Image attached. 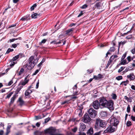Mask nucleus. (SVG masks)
I'll return each mask as SVG.
<instances>
[{
	"mask_svg": "<svg viewBox=\"0 0 135 135\" xmlns=\"http://www.w3.org/2000/svg\"><path fill=\"white\" fill-rule=\"evenodd\" d=\"M101 108L104 107L107 108L110 110L113 109L114 107L113 105L114 104L112 100L109 101L107 100L104 98H101L99 100Z\"/></svg>",
	"mask_w": 135,
	"mask_h": 135,
	"instance_id": "nucleus-1",
	"label": "nucleus"
},
{
	"mask_svg": "<svg viewBox=\"0 0 135 135\" xmlns=\"http://www.w3.org/2000/svg\"><path fill=\"white\" fill-rule=\"evenodd\" d=\"M107 124V123L105 121L99 118H98L95 120L94 128L97 130L100 128H105L106 127Z\"/></svg>",
	"mask_w": 135,
	"mask_h": 135,
	"instance_id": "nucleus-2",
	"label": "nucleus"
},
{
	"mask_svg": "<svg viewBox=\"0 0 135 135\" xmlns=\"http://www.w3.org/2000/svg\"><path fill=\"white\" fill-rule=\"evenodd\" d=\"M38 59L37 58H35L34 56H31L29 59L28 62L29 65L26 64V66L28 70L32 69L37 63Z\"/></svg>",
	"mask_w": 135,
	"mask_h": 135,
	"instance_id": "nucleus-3",
	"label": "nucleus"
},
{
	"mask_svg": "<svg viewBox=\"0 0 135 135\" xmlns=\"http://www.w3.org/2000/svg\"><path fill=\"white\" fill-rule=\"evenodd\" d=\"M110 119V124L117 127L119 123V121L118 118L113 115L111 116Z\"/></svg>",
	"mask_w": 135,
	"mask_h": 135,
	"instance_id": "nucleus-4",
	"label": "nucleus"
},
{
	"mask_svg": "<svg viewBox=\"0 0 135 135\" xmlns=\"http://www.w3.org/2000/svg\"><path fill=\"white\" fill-rule=\"evenodd\" d=\"M56 130L52 128H50L46 129L44 130L45 133H48L50 135H64L63 134L59 133H56Z\"/></svg>",
	"mask_w": 135,
	"mask_h": 135,
	"instance_id": "nucleus-5",
	"label": "nucleus"
},
{
	"mask_svg": "<svg viewBox=\"0 0 135 135\" xmlns=\"http://www.w3.org/2000/svg\"><path fill=\"white\" fill-rule=\"evenodd\" d=\"M117 127L110 124L104 131L105 133H112L115 132L117 129Z\"/></svg>",
	"mask_w": 135,
	"mask_h": 135,
	"instance_id": "nucleus-6",
	"label": "nucleus"
},
{
	"mask_svg": "<svg viewBox=\"0 0 135 135\" xmlns=\"http://www.w3.org/2000/svg\"><path fill=\"white\" fill-rule=\"evenodd\" d=\"M92 119L87 113H85L82 118V121L84 123L90 124Z\"/></svg>",
	"mask_w": 135,
	"mask_h": 135,
	"instance_id": "nucleus-7",
	"label": "nucleus"
},
{
	"mask_svg": "<svg viewBox=\"0 0 135 135\" xmlns=\"http://www.w3.org/2000/svg\"><path fill=\"white\" fill-rule=\"evenodd\" d=\"M88 113L91 118H94L97 115V112L93 108H90L88 110Z\"/></svg>",
	"mask_w": 135,
	"mask_h": 135,
	"instance_id": "nucleus-8",
	"label": "nucleus"
},
{
	"mask_svg": "<svg viewBox=\"0 0 135 135\" xmlns=\"http://www.w3.org/2000/svg\"><path fill=\"white\" fill-rule=\"evenodd\" d=\"M90 108L93 107L95 109H98L100 107V103L97 100H95L90 105Z\"/></svg>",
	"mask_w": 135,
	"mask_h": 135,
	"instance_id": "nucleus-9",
	"label": "nucleus"
},
{
	"mask_svg": "<svg viewBox=\"0 0 135 135\" xmlns=\"http://www.w3.org/2000/svg\"><path fill=\"white\" fill-rule=\"evenodd\" d=\"M27 77H26L25 78V79L23 81H21L19 84L18 85H22L24 86L28 82L29 80L27 79Z\"/></svg>",
	"mask_w": 135,
	"mask_h": 135,
	"instance_id": "nucleus-10",
	"label": "nucleus"
},
{
	"mask_svg": "<svg viewBox=\"0 0 135 135\" xmlns=\"http://www.w3.org/2000/svg\"><path fill=\"white\" fill-rule=\"evenodd\" d=\"M79 130L80 131H84L85 130L86 128V126L85 125L82 123H81L80 124Z\"/></svg>",
	"mask_w": 135,
	"mask_h": 135,
	"instance_id": "nucleus-11",
	"label": "nucleus"
},
{
	"mask_svg": "<svg viewBox=\"0 0 135 135\" xmlns=\"http://www.w3.org/2000/svg\"><path fill=\"white\" fill-rule=\"evenodd\" d=\"M127 78L129 79L130 81H133L135 79V76L133 73H132L127 76Z\"/></svg>",
	"mask_w": 135,
	"mask_h": 135,
	"instance_id": "nucleus-12",
	"label": "nucleus"
},
{
	"mask_svg": "<svg viewBox=\"0 0 135 135\" xmlns=\"http://www.w3.org/2000/svg\"><path fill=\"white\" fill-rule=\"evenodd\" d=\"M94 7L95 8L98 9H100L102 8V6L100 2L97 3L94 5Z\"/></svg>",
	"mask_w": 135,
	"mask_h": 135,
	"instance_id": "nucleus-13",
	"label": "nucleus"
},
{
	"mask_svg": "<svg viewBox=\"0 0 135 135\" xmlns=\"http://www.w3.org/2000/svg\"><path fill=\"white\" fill-rule=\"evenodd\" d=\"M32 15L31 17L32 18H36L37 17H40L41 16V14L40 13L38 14L37 13H34Z\"/></svg>",
	"mask_w": 135,
	"mask_h": 135,
	"instance_id": "nucleus-14",
	"label": "nucleus"
},
{
	"mask_svg": "<svg viewBox=\"0 0 135 135\" xmlns=\"http://www.w3.org/2000/svg\"><path fill=\"white\" fill-rule=\"evenodd\" d=\"M18 101L20 103L19 104L21 106L23 105L24 103V102L22 99V97H20L19 98Z\"/></svg>",
	"mask_w": 135,
	"mask_h": 135,
	"instance_id": "nucleus-15",
	"label": "nucleus"
},
{
	"mask_svg": "<svg viewBox=\"0 0 135 135\" xmlns=\"http://www.w3.org/2000/svg\"><path fill=\"white\" fill-rule=\"evenodd\" d=\"M73 30L74 28H72L66 31L65 34L67 35H70L72 33Z\"/></svg>",
	"mask_w": 135,
	"mask_h": 135,
	"instance_id": "nucleus-16",
	"label": "nucleus"
},
{
	"mask_svg": "<svg viewBox=\"0 0 135 135\" xmlns=\"http://www.w3.org/2000/svg\"><path fill=\"white\" fill-rule=\"evenodd\" d=\"M93 128L91 127L88 131L87 133L88 135H91L93 134Z\"/></svg>",
	"mask_w": 135,
	"mask_h": 135,
	"instance_id": "nucleus-17",
	"label": "nucleus"
},
{
	"mask_svg": "<svg viewBox=\"0 0 135 135\" xmlns=\"http://www.w3.org/2000/svg\"><path fill=\"white\" fill-rule=\"evenodd\" d=\"M32 92V91L31 90L27 89L25 91V96H28Z\"/></svg>",
	"mask_w": 135,
	"mask_h": 135,
	"instance_id": "nucleus-18",
	"label": "nucleus"
},
{
	"mask_svg": "<svg viewBox=\"0 0 135 135\" xmlns=\"http://www.w3.org/2000/svg\"><path fill=\"white\" fill-rule=\"evenodd\" d=\"M118 57V56L117 55H113L111 56L109 61L112 62L114 59Z\"/></svg>",
	"mask_w": 135,
	"mask_h": 135,
	"instance_id": "nucleus-19",
	"label": "nucleus"
},
{
	"mask_svg": "<svg viewBox=\"0 0 135 135\" xmlns=\"http://www.w3.org/2000/svg\"><path fill=\"white\" fill-rule=\"evenodd\" d=\"M100 115L102 117H105L107 115V113L106 112L102 111L100 112Z\"/></svg>",
	"mask_w": 135,
	"mask_h": 135,
	"instance_id": "nucleus-20",
	"label": "nucleus"
},
{
	"mask_svg": "<svg viewBox=\"0 0 135 135\" xmlns=\"http://www.w3.org/2000/svg\"><path fill=\"white\" fill-rule=\"evenodd\" d=\"M16 97V95H13V97L11 98L10 102V104H12L13 103Z\"/></svg>",
	"mask_w": 135,
	"mask_h": 135,
	"instance_id": "nucleus-21",
	"label": "nucleus"
},
{
	"mask_svg": "<svg viewBox=\"0 0 135 135\" xmlns=\"http://www.w3.org/2000/svg\"><path fill=\"white\" fill-rule=\"evenodd\" d=\"M78 113V115L79 117H81L82 115V109H79L77 110Z\"/></svg>",
	"mask_w": 135,
	"mask_h": 135,
	"instance_id": "nucleus-22",
	"label": "nucleus"
},
{
	"mask_svg": "<svg viewBox=\"0 0 135 135\" xmlns=\"http://www.w3.org/2000/svg\"><path fill=\"white\" fill-rule=\"evenodd\" d=\"M129 83V81L127 80L126 81H122L120 84V85H123L124 86H126Z\"/></svg>",
	"mask_w": 135,
	"mask_h": 135,
	"instance_id": "nucleus-23",
	"label": "nucleus"
},
{
	"mask_svg": "<svg viewBox=\"0 0 135 135\" xmlns=\"http://www.w3.org/2000/svg\"><path fill=\"white\" fill-rule=\"evenodd\" d=\"M112 98L114 100H115L117 98V96L115 94L113 93L111 95Z\"/></svg>",
	"mask_w": 135,
	"mask_h": 135,
	"instance_id": "nucleus-24",
	"label": "nucleus"
},
{
	"mask_svg": "<svg viewBox=\"0 0 135 135\" xmlns=\"http://www.w3.org/2000/svg\"><path fill=\"white\" fill-rule=\"evenodd\" d=\"M24 71V70L23 68H21L20 71L19 73H18V75L19 76L21 75L23 73V71Z\"/></svg>",
	"mask_w": 135,
	"mask_h": 135,
	"instance_id": "nucleus-25",
	"label": "nucleus"
},
{
	"mask_svg": "<svg viewBox=\"0 0 135 135\" xmlns=\"http://www.w3.org/2000/svg\"><path fill=\"white\" fill-rule=\"evenodd\" d=\"M61 43H54V44L56 45L57 46H60L61 45H64L65 44V43H63L61 45L60 44Z\"/></svg>",
	"mask_w": 135,
	"mask_h": 135,
	"instance_id": "nucleus-26",
	"label": "nucleus"
},
{
	"mask_svg": "<svg viewBox=\"0 0 135 135\" xmlns=\"http://www.w3.org/2000/svg\"><path fill=\"white\" fill-rule=\"evenodd\" d=\"M30 43H29L28 44H26V48H31V47L32 44H30Z\"/></svg>",
	"mask_w": 135,
	"mask_h": 135,
	"instance_id": "nucleus-27",
	"label": "nucleus"
},
{
	"mask_svg": "<svg viewBox=\"0 0 135 135\" xmlns=\"http://www.w3.org/2000/svg\"><path fill=\"white\" fill-rule=\"evenodd\" d=\"M13 93L11 92L9 94H8L6 97L5 99H7V98H9L12 94Z\"/></svg>",
	"mask_w": 135,
	"mask_h": 135,
	"instance_id": "nucleus-28",
	"label": "nucleus"
},
{
	"mask_svg": "<svg viewBox=\"0 0 135 135\" xmlns=\"http://www.w3.org/2000/svg\"><path fill=\"white\" fill-rule=\"evenodd\" d=\"M37 6V5L36 3L34 4L31 7V11H32L34 9V8H35Z\"/></svg>",
	"mask_w": 135,
	"mask_h": 135,
	"instance_id": "nucleus-29",
	"label": "nucleus"
},
{
	"mask_svg": "<svg viewBox=\"0 0 135 135\" xmlns=\"http://www.w3.org/2000/svg\"><path fill=\"white\" fill-rule=\"evenodd\" d=\"M116 79L118 80H119L122 79V76H119L116 78Z\"/></svg>",
	"mask_w": 135,
	"mask_h": 135,
	"instance_id": "nucleus-30",
	"label": "nucleus"
},
{
	"mask_svg": "<svg viewBox=\"0 0 135 135\" xmlns=\"http://www.w3.org/2000/svg\"><path fill=\"white\" fill-rule=\"evenodd\" d=\"M127 55V53L125 52L123 54L121 59V60L122 61L126 57Z\"/></svg>",
	"mask_w": 135,
	"mask_h": 135,
	"instance_id": "nucleus-31",
	"label": "nucleus"
},
{
	"mask_svg": "<svg viewBox=\"0 0 135 135\" xmlns=\"http://www.w3.org/2000/svg\"><path fill=\"white\" fill-rule=\"evenodd\" d=\"M13 51V49H11L10 48L8 49L5 54H8L10 52Z\"/></svg>",
	"mask_w": 135,
	"mask_h": 135,
	"instance_id": "nucleus-32",
	"label": "nucleus"
},
{
	"mask_svg": "<svg viewBox=\"0 0 135 135\" xmlns=\"http://www.w3.org/2000/svg\"><path fill=\"white\" fill-rule=\"evenodd\" d=\"M50 119L51 118L50 117H48L47 118L45 119L44 123H47L49 122V121L50 120Z\"/></svg>",
	"mask_w": 135,
	"mask_h": 135,
	"instance_id": "nucleus-33",
	"label": "nucleus"
},
{
	"mask_svg": "<svg viewBox=\"0 0 135 135\" xmlns=\"http://www.w3.org/2000/svg\"><path fill=\"white\" fill-rule=\"evenodd\" d=\"M132 125V123L131 121H128L126 123V125L128 127H129Z\"/></svg>",
	"mask_w": 135,
	"mask_h": 135,
	"instance_id": "nucleus-34",
	"label": "nucleus"
},
{
	"mask_svg": "<svg viewBox=\"0 0 135 135\" xmlns=\"http://www.w3.org/2000/svg\"><path fill=\"white\" fill-rule=\"evenodd\" d=\"M77 130V128L76 127H75L71 129V131L74 133H75Z\"/></svg>",
	"mask_w": 135,
	"mask_h": 135,
	"instance_id": "nucleus-35",
	"label": "nucleus"
},
{
	"mask_svg": "<svg viewBox=\"0 0 135 135\" xmlns=\"http://www.w3.org/2000/svg\"><path fill=\"white\" fill-rule=\"evenodd\" d=\"M78 91L76 90V91H75V90H73V95H78Z\"/></svg>",
	"mask_w": 135,
	"mask_h": 135,
	"instance_id": "nucleus-36",
	"label": "nucleus"
},
{
	"mask_svg": "<svg viewBox=\"0 0 135 135\" xmlns=\"http://www.w3.org/2000/svg\"><path fill=\"white\" fill-rule=\"evenodd\" d=\"M115 50V49L114 47H112L110 48V49L109 50V51H110L111 52H114Z\"/></svg>",
	"mask_w": 135,
	"mask_h": 135,
	"instance_id": "nucleus-37",
	"label": "nucleus"
},
{
	"mask_svg": "<svg viewBox=\"0 0 135 135\" xmlns=\"http://www.w3.org/2000/svg\"><path fill=\"white\" fill-rule=\"evenodd\" d=\"M125 67H121L119 69V70L118 71V73H120L125 68Z\"/></svg>",
	"mask_w": 135,
	"mask_h": 135,
	"instance_id": "nucleus-38",
	"label": "nucleus"
},
{
	"mask_svg": "<svg viewBox=\"0 0 135 135\" xmlns=\"http://www.w3.org/2000/svg\"><path fill=\"white\" fill-rule=\"evenodd\" d=\"M126 59L123 60L121 62V64L122 65H124L126 64Z\"/></svg>",
	"mask_w": 135,
	"mask_h": 135,
	"instance_id": "nucleus-39",
	"label": "nucleus"
},
{
	"mask_svg": "<svg viewBox=\"0 0 135 135\" xmlns=\"http://www.w3.org/2000/svg\"><path fill=\"white\" fill-rule=\"evenodd\" d=\"M42 133L40 132H36L35 133V135H41Z\"/></svg>",
	"mask_w": 135,
	"mask_h": 135,
	"instance_id": "nucleus-40",
	"label": "nucleus"
},
{
	"mask_svg": "<svg viewBox=\"0 0 135 135\" xmlns=\"http://www.w3.org/2000/svg\"><path fill=\"white\" fill-rule=\"evenodd\" d=\"M19 57L17 55H16L13 58L12 60L13 61H15Z\"/></svg>",
	"mask_w": 135,
	"mask_h": 135,
	"instance_id": "nucleus-41",
	"label": "nucleus"
},
{
	"mask_svg": "<svg viewBox=\"0 0 135 135\" xmlns=\"http://www.w3.org/2000/svg\"><path fill=\"white\" fill-rule=\"evenodd\" d=\"M127 59L128 60V62H130L132 60L131 59V57L130 56H128L127 57Z\"/></svg>",
	"mask_w": 135,
	"mask_h": 135,
	"instance_id": "nucleus-42",
	"label": "nucleus"
},
{
	"mask_svg": "<svg viewBox=\"0 0 135 135\" xmlns=\"http://www.w3.org/2000/svg\"><path fill=\"white\" fill-rule=\"evenodd\" d=\"M130 108L129 105H128V107L127 108V111L129 113L130 112Z\"/></svg>",
	"mask_w": 135,
	"mask_h": 135,
	"instance_id": "nucleus-43",
	"label": "nucleus"
},
{
	"mask_svg": "<svg viewBox=\"0 0 135 135\" xmlns=\"http://www.w3.org/2000/svg\"><path fill=\"white\" fill-rule=\"evenodd\" d=\"M111 63V62H110L109 61H108V63L105 67L106 69H107L108 68V66H109V65H110Z\"/></svg>",
	"mask_w": 135,
	"mask_h": 135,
	"instance_id": "nucleus-44",
	"label": "nucleus"
},
{
	"mask_svg": "<svg viewBox=\"0 0 135 135\" xmlns=\"http://www.w3.org/2000/svg\"><path fill=\"white\" fill-rule=\"evenodd\" d=\"M18 45V44H14L12 45V47L13 48H15L17 46V45Z\"/></svg>",
	"mask_w": 135,
	"mask_h": 135,
	"instance_id": "nucleus-45",
	"label": "nucleus"
},
{
	"mask_svg": "<svg viewBox=\"0 0 135 135\" xmlns=\"http://www.w3.org/2000/svg\"><path fill=\"white\" fill-rule=\"evenodd\" d=\"M69 101H70V100H66V101H64L61 104H64L66 103H68L69 102Z\"/></svg>",
	"mask_w": 135,
	"mask_h": 135,
	"instance_id": "nucleus-46",
	"label": "nucleus"
},
{
	"mask_svg": "<svg viewBox=\"0 0 135 135\" xmlns=\"http://www.w3.org/2000/svg\"><path fill=\"white\" fill-rule=\"evenodd\" d=\"M77 88V84H76V85H75L73 88V89L74 90H76Z\"/></svg>",
	"mask_w": 135,
	"mask_h": 135,
	"instance_id": "nucleus-47",
	"label": "nucleus"
},
{
	"mask_svg": "<svg viewBox=\"0 0 135 135\" xmlns=\"http://www.w3.org/2000/svg\"><path fill=\"white\" fill-rule=\"evenodd\" d=\"M102 75L100 74H99L98 76L97 77H98V79L102 78Z\"/></svg>",
	"mask_w": 135,
	"mask_h": 135,
	"instance_id": "nucleus-48",
	"label": "nucleus"
},
{
	"mask_svg": "<svg viewBox=\"0 0 135 135\" xmlns=\"http://www.w3.org/2000/svg\"><path fill=\"white\" fill-rule=\"evenodd\" d=\"M10 132V130L6 129V135H8L9 133Z\"/></svg>",
	"mask_w": 135,
	"mask_h": 135,
	"instance_id": "nucleus-49",
	"label": "nucleus"
},
{
	"mask_svg": "<svg viewBox=\"0 0 135 135\" xmlns=\"http://www.w3.org/2000/svg\"><path fill=\"white\" fill-rule=\"evenodd\" d=\"M132 37V35H130L126 37V38L127 39H130Z\"/></svg>",
	"mask_w": 135,
	"mask_h": 135,
	"instance_id": "nucleus-50",
	"label": "nucleus"
},
{
	"mask_svg": "<svg viewBox=\"0 0 135 135\" xmlns=\"http://www.w3.org/2000/svg\"><path fill=\"white\" fill-rule=\"evenodd\" d=\"M21 20L22 21H25L27 20V18L26 17H24L22 18Z\"/></svg>",
	"mask_w": 135,
	"mask_h": 135,
	"instance_id": "nucleus-51",
	"label": "nucleus"
},
{
	"mask_svg": "<svg viewBox=\"0 0 135 135\" xmlns=\"http://www.w3.org/2000/svg\"><path fill=\"white\" fill-rule=\"evenodd\" d=\"M42 43H38V44H37V45L36 44L35 45V46L36 47H40V46L41 45Z\"/></svg>",
	"mask_w": 135,
	"mask_h": 135,
	"instance_id": "nucleus-52",
	"label": "nucleus"
},
{
	"mask_svg": "<svg viewBox=\"0 0 135 135\" xmlns=\"http://www.w3.org/2000/svg\"><path fill=\"white\" fill-rule=\"evenodd\" d=\"M131 70V69H130V67H127L126 69V70H125L126 71H129V70Z\"/></svg>",
	"mask_w": 135,
	"mask_h": 135,
	"instance_id": "nucleus-53",
	"label": "nucleus"
},
{
	"mask_svg": "<svg viewBox=\"0 0 135 135\" xmlns=\"http://www.w3.org/2000/svg\"><path fill=\"white\" fill-rule=\"evenodd\" d=\"M36 120H38L41 118V116H36L35 117Z\"/></svg>",
	"mask_w": 135,
	"mask_h": 135,
	"instance_id": "nucleus-54",
	"label": "nucleus"
},
{
	"mask_svg": "<svg viewBox=\"0 0 135 135\" xmlns=\"http://www.w3.org/2000/svg\"><path fill=\"white\" fill-rule=\"evenodd\" d=\"M23 133L22 132H18L17 133H16V135H21Z\"/></svg>",
	"mask_w": 135,
	"mask_h": 135,
	"instance_id": "nucleus-55",
	"label": "nucleus"
},
{
	"mask_svg": "<svg viewBox=\"0 0 135 135\" xmlns=\"http://www.w3.org/2000/svg\"><path fill=\"white\" fill-rule=\"evenodd\" d=\"M87 7V5L85 4L84 5H83L81 7V8L82 9H84L86 8Z\"/></svg>",
	"mask_w": 135,
	"mask_h": 135,
	"instance_id": "nucleus-56",
	"label": "nucleus"
},
{
	"mask_svg": "<svg viewBox=\"0 0 135 135\" xmlns=\"http://www.w3.org/2000/svg\"><path fill=\"white\" fill-rule=\"evenodd\" d=\"M23 55V54L22 53H20L17 55L19 58H21L22 57Z\"/></svg>",
	"mask_w": 135,
	"mask_h": 135,
	"instance_id": "nucleus-57",
	"label": "nucleus"
},
{
	"mask_svg": "<svg viewBox=\"0 0 135 135\" xmlns=\"http://www.w3.org/2000/svg\"><path fill=\"white\" fill-rule=\"evenodd\" d=\"M18 40V39L17 38H16V39L13 38V39H10L9 40V41H10V42H12L14 41L15 40Z\"/></svg>",
	"mask_w": 135,
	"mask_h": 135,
	"instance_id": "nucleus-58",
	"label": "nucleus"
},
{
	"mask_svg": "<svg viewBox=\"0 0 135 135\" xmlns=\"http://www.w3.org/2000/svg\"><path fill=\"white\" fill-rule=\"evenodd\" d=\"M124 98L125 99L127 100L128 101H129L130 99L128 98L127 96H126L124 97Z\"/></svg>",
	"mask_w": 135,
	"mask_h": 135,
	"instance_id": "nucleus-59",
	"label": "nucleus"
},
{
	"mask_svg": "<svg viewBox=\"0 0 135 135\" xmlns=\"http://www.w3.org/2000/svg\"><path fill=\"white\" fill-rule=\"evenodd\" d=\"M79 135H86V134L84 132H80L79 133Z\"/></svg>",
	"mask_w": 135,
	"mask_h": 135,
	"instance_id": "nucleus-60",
	"label": "nucleus"
},
{
	"mask_svg": "<svg viewBox=\"0 0 135 135\" xmlns=\"http://www.w3.org/2000/svg\"><path fill=\"white\" fill-rule=\"evenodd\" d=\"M38 71H39L38 70H36L35 72L33 74V75H36Z\"/></svg>",
	"mask_w": 135,
	"mask_h": 135,
	"instance_id": "nucleus-61",
	"label": "nucleus"
},
{
	"mask_svg": "<svg viewBox=\"0 0 135 135\" xmlns=\"http://www.w3.org/2000/svg\"><path fill=\"white\" fill-rule=\"evenodd\" d=\"M13 83V81L12 80L10 81L9 83L8 84V86L11 85Z\"/></svg>",
	"mask_w": 135,
	"mask_h": 135,
	"instance_id": "nucleus-62",
	"label": "nucleus"
},
{
	"mask_svg": "<svg viewBox=\"0 0 135 135\" xmlns=\"http://www.w3.org/2000/svg\"><path fill=\"white\" fill-rule=\"evenodd\" d=\"M131 118L133 121H135V117L132 116H131Z\"/></svg>",
	"mask_w": 135,
	"mask_h": 135,
	"instance_id": "nucleus-63",
	"label": "nucleus"
},
{
	"mask_svg": "<svg viewBox=\"0 0 135 135\" xmlns=\"http://www.w3.org/2000/svg\"><path fill=\"white\" fill-rule=\"evenodd\" d=\"M131 88L133 90H135V86L134 85H132L131 86Z\"/></svg>",
	"mask_w": 135,
	"mask_h": 135,
	"instance_id": "nucleus-64",
	"label": "nucleus"
}]
</instances>
